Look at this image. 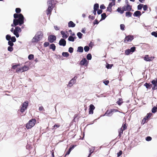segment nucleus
<instances>
[{"label":"nucleus","mask_w":157,"mask_h":157,"mask_svg":"<svg viewBox=\"0 0 157 157\" xmlns=\"http://www.w3.org/2000/svg\"><path fill=\"white\" fill-rule=\"evenodd\" d=\"M14 30L18 32H20L21 31V29L20 27L17 26Z\"/></svg>","instance_id":"37"},{"label":"nucleus","mask_w":157,"mask_h":157,"mask_svg":"<svg viewBox=\"0 0 157 157\" xmlns=\"http://www.w3.org/2000/svg\"><path fill=\"white\" fill-rule=\"evenodd\" d=\"M101 20H104L105 19L106 17V15L105 13H103L101 14Z\"/></svg>","instance_id":"39"},{"label":"nucleus","mask_w":157,"mask_h":157,"mask_svg":"<svg viewBox=\"0 0 157 157\" xmlns=\"http://www.w3.org/2000/svg\"><path fill=\"white\" fill-rule=\"evenodd\" d=\"M131 52L129 49L126 50L125 51V54L126 55H129Z\"/></svg>","instance_id":"40"},{"label":"nucleus","mask_w":157,"mask_h":157,"mask_svg":"<svg viewBox=\"0 0 157 157\" xmlns=\"http://www.w3.org/2000/svg\"><path fill=\"white\" fill-rule=\"evenodd\" d=\"M60 33L62 35V37L63 38L66 39L68 37V36L63 31H61Z\"/></svg>","instance_id":"23"},{"label":"nucleus","mask_w":157,"mask_h":157,"mask_svg":"<svg viewBox=\"0 0 157 157\" xmlns=\"http://www.w3.org/2000/svg\"><path fill=\"white\" fill-rule=\"evenodd\" d=\"M77 78V77L76 76H75L69 81L68 83V85L70 86H71L74 84L76 82Z\"/></svg>","instance_id":"11"},{"label":"nucleus","mask_w":157,"mask_h":157,"mask_svg":"<svg viewBox=\"0 0 157 157\" xmlns=\"http://www.w3.org/2000/svg\"><path fill=\"white\" fill-rule=\"evenodd\" d=\"M147 121H148V119L145 117L142 121L141 124H144L146 122H147Z\"/></svg>","instance_id":"33"},{"label":"nucleus","mask_w":157,"mask_h":157,"mask_svg":"<svg viewBox=\"0 0 157 157\" xmlns=\"http://www.w3.org/2000/svg\"><path fill=\"white\" fill-rule=\"evenodd\" d=\"M100 8L101 9H104L105 8V7L104 4H102L100 6Z\"/></svg>","instance_id":"64"},{"label":"nucleus","mask_w":157,"mask_h":157,"mask_svg":"<svg viewBox=\"0 0 157 157\" xmlns=\"http://www.w3.org/2000/svg\"><path fill=\"white\" fill-rule=\"evenodd\" d=\"M49 43L48 42H45L44 43V47H46L49 45Z\"/></svg>","instance_id":"57"},{"label":"nucleus","mask_w":157,"mask_h":157,"mask_svg":"<svg viewBox=\"0 0 157 157\" xmlns=\"http://www.w3.org/2000/svg\"><path fill=\"white\" fill-rule=\"evenodd\" d=\"M62 55L64 57H67L69 56V54L67 52H63Z\"/></svg>","instance_id":"30"},{"label":"nucleus","mask_w":157,"mask_h":157,"mask_svg":"<svg viewBox=\"0 0 157 157\" xmlns=\"http://www.w3.org/2000/svg\"><path fill=\"white\" fill-rule=\"evenodd\" d=\"M117 11L121 14H123L124 13L122 8L121 7H118L117 10Z\"/></svg>","instance_id":"26"},{"label":"nucleus","mask_w":157,"mask_h":157,"mask_svg":"<svg viewBox=\"0 0 157 157\" xmlns=\"http://www.w3.org/2000/svg\"><path fill=\"white\" fill-rule=\"evenodd\" d=\"M13 17L15 18L13 20V23L14 26L18 25H21L24 23V17L21 13L18 14L14 13Z\"/></svg>","instance_id":"1"},{"label":"nucleus","mask_w":157,"mask_h":157,"mask_svg":"<svg viewBox=\"0 0 157 157\" xmlns=\"http://www.w3.org/2000/svg\"><path fill=\"white\" fill-rule=\"evenodd\" d=\"M11 38V37L10 35H7L6 36V39L7 40L9 41L10 40Z\"/></svg>","instance_id":"49"},{"label":"nucleus","mask_w":157,"mask_h":157,"mask_svg":"<svg viewBox=\"0 0 157 157\" xmlns=\"http://www.w3.org/2000/svg\"><path fill=\"white\" fill-rule=\"evenodd\" d=\"M76 146L75 145H73L72 147H71L69 148V150L66 152L65 153V156H66V155H68L70 153L71 151V150L73 149Z\"/></svg>","instance_id":"17"},{"label":"nucleus","mask_w":157,"mask_h":157,"mask_svg":"<svg viewBox=\"0 0 157 157\" xmlns=\"http://www.w3.org/2000/svg\"><path fill=\"white\" fill-rule=\"evenodd\" d=\"M115 4V2H111L109 3V6L112 7L113 6H114Z\"/></svg>","instance_id":"51"},{"label":"nucleus","mask_w":157,"mask_h":157,"mask_svg":"<svg viewBox=\"0 0 157 157\" xmlns=\"http://www.w3.org/2000/svg\"><path fill=\"white\" fill-rule=\"evenodd\" d=\"M127 124L126 122H124L123 123L121 128H122L123 130L124 131L126 130L127 128Z\"/></svg>","instance_id":"25"},{"label":"nucleus","mask_w":157,"mask_h":157,"mask_svg":"<svg viewBox=\"0 0 157 157\" xmlns=\"http://www.w3.org/2000/svg\"><path fill=\"white\" fill-rule=\"evenodd\" d=\"M13 42L9 40L8 41V44L10 46H13Z\"/></svg>","instance_id":"55"},{"label":"nucleus","mask_w":157,"mask_h":157,"mask_svg":"<svg viewBox=\"0 0 157 157\" xmlns=\"http://www.w3.org/2000/svg\"><path fill=\"white\" fill-rule=\"evenodd\" d=\"M134 39V36L132 35H128L125 37L124 40V42L127 43L129 42H131Z\"/></svg>","instance_id":"4"},{"label":"nucleus","mask_w":157,"mask_h":157,"mask_svg":"<svg viewBox=\"0 0 157 157\" xmlns=\"http://www.w3.org/2000/svg\"><path fill=\"white\" fill-rule=\"evenodd\" d=\"M122 103V100L121 98L118 99V100L117 101V103L119 105H121Z\"/></svg>","instance_id":"32"},{"label":"nucleus","mask_w":157,"mask_h":157,"mask_svg":"<svg viewBox=\"0 0 157 157\" xmlns=\"http://www.w3.org/2000/svg\"><path fill=\"white\" fill-rule=\"evenodd\" d=\"M88 63V61L86 59L84 58L80 62L79 64L81 66L84 65L85 66H87Z\"/></svg>","instance_id":"9"},{"label":"nucleus","mask_w":157,"mask_h":157,"mask_svg":"<svg viewBox=\"0 0 157 157\" xmlns=\"http://www.w3.org/2000/svg\"><path fill=\"white\" fill-rule=\"evenodd\" d=\"M151 83L153 85V86L152 87V90H157V79L156 80H152L151 81Z\"/></svg>","instance_id":"8"},{"label":"nucleus","mask_w":157,"mask_h":157,"mask_svg":"<svg viewBox=\"0 0 157 157\" xmlns=\"http://www.w3.org/2000/svg\"><path fill=\"white\" fill-rule=\"evenodd\" d=\"M157 107L155 106H154L151 110V112L152 113H155L157 112Z\"/></svg>","instance_id":"35"},{"label":"nucleus","mask_w":157,"mask_h":157,"mask_svg":"<svg viewBox=\"0 0 157 157\" xmlns=\"http://www.w3.org/2000/svg\"><path fill=\"white\" fill-rule=\"evenodd\" d=\"M75 26V24L72 21H70L68 24V26L69 27H74Z\"/></svg>","instance_id":"20"},{"label":"nucleus","mask_w":157,"mask_h":157,"mask_svg":"<svg viewBox=\"0 0 157 157\" xmlns=\"http://www.w3.org/2000/svg\"><path fill=\"white\" fill-rule=\"evenodd\" d=\"M152 139V138L150 136H147L146 138V140L147 141H150Z\"/></svg>","instance_id":"60"},{"label":"nucleus","mask_w":157,"mask_h":157,"mask_svg":"<svg viewBox=\"0 0 157 157\" xmlns=\"http://www.w3.org/2000/svg\"><path fill=\"white\" fill-rule=\"evenodd\" d=\"M56 2L55 0H50L48 1V3L49 4V6H52L53 4H56Z\"/></svg>","instance_id":"21"},{"label":"nucleus","mask_w":157,"mask_h":157,"mask_svg":"<svg viewBox=\"0 0 157 157\" xmlns=\"http://www.w3.org/2000/svg\"><path fill=\"white\" fill-rule=\"evenodd\" d=\"M95 107L93 104H91L90 105L89 109V114H92L93 113V110L94 109Z\"/></svg>","instance_id":"12"},{"label":"nucleus","mask_w":157,"mask_h":157,"mask_svg":"<svg viewBox=\"0 0 157 157\" xmlns=\"http://www.w3.org/2000/svg\"><path fill=\"white\" fill-rule=\"evenodd\" d=\"M10 40H11V41L13 42H15L16 40L15 36H13L12 37H11Z\"/></svg>","instance_id":"56"},{"label":"nucleus","mask_w":157,"mask_h":157,"mask_svg":"<svg viewBox=\"0 0 157 157\" xmlns=\"http://www.w3.org/2000/svg\"><path fill=\"white\" fill-rule=\"evenodd\" d=\"M143 5L142 4H140L138 6L137 9L138 10H140L143 7Z\"/></svg>","instance_id":"43"},{"label":"nucleus","mask_w":157,"mask_h":157,"mask_svg":"<svg viewBox=\"0 0 157 157\" xmlns=\"http://www.w3.org/2000/svg\"><path fill=\"white\" fill-rule=\"evenodd\" d=\"M126 6V8L127 9L126 10H127V11H133V10H132V6H131L129 4H127V6Z\"/></svg>","instance_id":"22"},{"label":"nucleus","mask_w":157,"mask_h":157,"mask_svg":"<svg viewBox=\"0 0 157 157\" xmlns=\"http://www.w3.org/2000/svg\"><path fill=\"white\" fill-rule=\"evenodd\" d=\"M40 38L38 37L37 35H35V36L33 38L32 40V42H37L40 41Z\"/></svg>","instance_id":"16"},{"label":"nucleus","mask_w":157,"mask_h":157,"mask_svg":"<svg viewBox=\"0 0 157 157\" xmlns=\"http://www.w3.org/2000/svg\"><path fill=\"white\" fill-rule=\"evenodd\" d=\"M107 10L108 11L111 12L112 10V7L109 6L107 7Z\"/></svg>","instance_id":"62"},{"label":"nucleus","mask_w":157,"mask_h":157,"mask_svg":"<svg viewBox=\"0 0 157 157\" xmlns=\"http://www.w3.org/2000/svg\"><path fill=\"white\" fill-rule=\"evenodd\" d=\"M59 44L60 45L65 46L66 45V41L64 39L62 38L60 40Z\"/></svg>","instance_id":"13"},{"label":"nucleus","mask_w":157,"mask_h":157,"mask_svg":"<svg viewBox=\"0 0 157 157\" xmlns=\"http://www.w3.org/2000/svg\"><path fill=\"white\" fill-rule=\"evenodd\" d=\"M113 66V64H108L106 66V67L107 69H110L112 67V66Z\"/></svg>","instance_id":"59"},{"label":"nucleus","mask_w":157,"mask_h":157,"mask_svg":"<svg viewBox=\"0 0 157 157\" xmlns=\"http://www.w3.org/2000/svg\"><path fill=\"white\" fill-rule=\"evenodd\" d=\"M118 110L115 109H111L110 110H108L106 112L105 114L108 116H111L112 115V113L113 112H118Z\"/></svg>","instance_id":"6"},{"label":"nucleus","mask_w":157,"mask_h":157,"mask_svg":"<svg viewBox=\"0 0 157 157\" xmlns=\"http://www.w3.org/2000/svg\"><path fill=\"white\" fill-rule=\"evenodd\" d=\"M122 154V151H120L119 152L117 153V156L119 157L121 156Z\"/></svg>","instance_id":"61"},{"label":"nucleus","mask_w":157,"mask_h":157,"mask_svg":"<svg viewBox=\"0 0 157 157\" xmlns=\"http://www.w3.org/2000/svg\"><path fill=\"white\" fill-rule=\"evenodd\" d=\"M29 102L26 101L24 102L21 105V107L20 111L21 113H23L26 110L29 105Z\"/></svg>","instance_id":"3"},{"label":"nucleus","mask_w":157,"mask_h":157,"mask_svg":"<svg viewBox=\"0 0 157 157\" xmlns=\"http://www.w3.org/2000/svg\"><path fill=\"white\" fill-rule=\"evenodd\" d=\"M136 47H132L130 49L131 52H133L135 51L136 50Z\"/></svg>","instance_id":"48"},{"label":"nucleus","mask_w":157,"mask_h":157,"mask_svg":"<svg viewBox=\"0 0 157 157\" xmlns=\"http://www.w3.org/2000/svg\"><path fill=\"white\" fill-rule=\"evenodd\" d=\"M99 8V5L98 3L95 4L94 5V9L95 10H98Z\"/></svg>","instance_id":"34"},{"label":"nucleus","mask_w":157,"mask_h":157,"mask_svg":"<svg viewBox=\"0 0 157 157\" xmlns=\"http://www.w3.org/2000/svg\"><path fill=\"white\" fill-rule=\"evenodd\" d=\"M141 15V12L139 11H135L134 14L133 15L134 16L136 17H140Z\"/></svg>","instance_id":"19"},{"label":"nucleus","mask_w":157,"mask_h":157,"mask_svg":"<svg viewBox=\"0 0 157 157\" xmlns=\"http://www.w3.org/2000/svg\"><path fill=\"white\" fill-rule=\"evenodd\" d=\"M56 36L52 35L48 36V40L50 42L53 43L54 41L56 40Z\"/></svg>","instance_id":"10"},{"label":"nucleus","mask_w":157,"mask_h":157,"mask_svg":"<svg viewBox=\"0 0 157 157\" xmlns=\"http://www.w3.org/2000/svg\"><path fill=\"white\" fill-rule=\"evenodd\" d=\"M89 49H90V48L89 47L87 46H85L84 48V51L86 52H87L89 50Z\"/></svg>","instance_id":"42"},{"label":"nucleus","mask_w":157,"mask_h":157,"mask_svg":"<svg viewBox=\"0 0 157 157\" xmlns=\"http://www.w3.org/2000/svg\"><path fill=\"white\" fill-rule=\"evenodd\" d=\"M76 38V37H73L72 36H70L68 38V40L69 41H74L75 40V39Z\"/></svg>","instance_id":"29"},{"label":"nucleus","mask_w":157,"mask_h":157,"mask_svg":"<svg viewBox=\"0 0 157 157\" xmlns=\"http://www.w3.org/2000/svg\"><path fill=\"white\" fill-rule=\"evenodd\" d=\"M77 51L80 52H82L83 51V47L81 46L78 47V48Z\"/></svg>","instance_id":"31"},{"label":"nucleus","mask_w":157,"mask_h":157,"mask_svg":"<svg viewBox=\"0 0 157 157\" xmlns=\"http://www.w3.org/2000/svg\"><path fill=\"white\" fill-rule=\"evenodd\" d=\"M123 130L122 128H121L118 130V132L119 133L118 136L119 138H121V135L123 133Z\"/></svg>","instance_id":"18"},{"label":"nucleus","mask_w":157,"mask_h":157,"mask_svg":"<svg viewBox=\"0 0 157 157\" xmlns=\"http://www.w3.org/2000/svg\"><path fill=\"white\" fill-rule=\"evenodd\" d=\"M21 10L20 8H16L15 9V11L17 13H20L21 12Z\"/></svg>","instance_id":"45"},{"label":"nucleus","mask_w":157,"mask_h":157,"mask_svg":"<svg viewBox=\"0 0 157 157\" xmlns=\"http://www.w3.org/2000/svg\"><path fill=\"white\" fill-rule=\"evenodd\" d=\"M13 48L12 46H10L8 47V50L10 52L13 51Z\"/></svg>","instance_id":"41"},{"label":"nucleus","mask_w":157,"mask_h":157,"mask_svg":"<svg viewBox=\"0 0 157 157\" xmlns=\"http://www.w3.org/2000/svg\"><path fill=\"white\" fill-rule=\"evenodd\" d=\"M125 26L123 24H121L120 25V28L121 30H124Z\"/></svg>","instance_id":"52"},{"label":"nucleus","mask_w":157,"mask_h":157,"mask_svg":"<svg viewBox=\"0 0 157 157\" xmlns=\"http://www.w3.org/2000/svg\"><path fill=\"white\" fill-rule=\"evenodd\" d=\"M49 48L50 49H52L53 51H55L56 49V47L55 44H52L50 45Z\"/></svg>","instance_id":"27"},{"label":"nucleus","mask_w":157,"mask_h":157,"mask_svg":"<svg viewBox=\"0 0 157 157\" xmlns=\"http://www.w3.org/2000/svg\"><path fill=\"white\" fill-rule=\"evenodd\" d=\"M13 33L14 35H15L17 37H18L19 36V35L18 32L14 30Z\"/></svg>","instance_id":"47"},{"label":"nucleus","mask_w":157,"mask_h":157,"mask_svg":"<svg viewBox=\"0 0 157 157\" xmlns=\"http://www.w3.org/2000/svg\"><path fill=\"white\" fill-rule=\"evenodd\" d=\"M155 58L154 56L150 57L149 55H146L144 57V59L146 61H152Z\"/></svg>","instance_id":"7"},{"label":"nucleus","mask_w":157,"mask_h":157,"mask_svg":"<svg viewBox=\"0 0 157 157\" xmlns=\"http://www.w3.org/2000/svg\"><path fill=\"white\" fill-rule=\"evenodd\" d=\"M36 35H37V36L40 39H41L43 37V33L42 31H39L37 33Z\"/></svg>","instance_id":"15"},{"label":"nucleus","mask_w":157,"mask_h":157,"mask_svg":"<svg viewBox=\"0 0 157 157\" xmlns=\"http://www.w3.org/2000/svg\"><path fill=\"white\" fill-rule=\"evenodd\" d=\"M34 58V56L33 55L30 54L28 56V58L29 60H31Z\"/></svg>","instance_id":"50"},{"label":"nucleus","mask_w":157,"mask_h":157,"mask_svg":"<svg viewBox=\"0 0 157 157\" xmlns=\"http://www.w3.org/2000/svg\"><path fill=\"white\" fill-rule=\"evenodd\" d=\"M36 122V120L35 118H33L31 119L26 124L25 127L26 128L28 129L31 128L35 125Z\"/></svg>","instance_id":"2"},{"label":"nucleus","mask_w":157,"mask_h":157,"mask_svg":"<svg viewBox=\"0 0 157 157\" xmlns=\"http://www.w3.org/2000/svg\"><path fill=\"white\" fill-rule=\"evenodd\" d=\"M68 52L70 53H72L73 52V48L71 47L69 48L68 50Z\"/></svg>","instance_id":"58"},{"label":"nucleus","mask_w":157,"mask_h":157,"mask_svg":"<svg viewBox=\"0 0 157 157\" xmlns=\"http://www.w3.org/2000/svg\"><path fill=\"white\" fill-rule=\"evenodd\" d=\"M151 34L155 37H157V33L155 32H153L151 33Z\"/></svg>","instance_id":"54"},{"label":"nucleus","mask_w":157,"mask_h":157,"mask_svg":"<svg viewBox=\"0 0 157 157\" xmlns=\"http://www.w3.org/2000/svg\"><path fill=\"white\" fill-rule=\"evenodd\" d=\"M51 6H49L48 8L46 10V13L47 15H50L51 14L52 9V8Z\"/></svg>","instance_id":"14"},{"label":"nucleus","mask_w":157,"mask_h":157,"mask_svg":"<svg viewBox=\"0 0 157 157\" xmlns=\"http://www.w3.org/2000/svg\"><path fill=\"white\" fill-rule=\"evenodd\" d=\"M132 15V13L130 11L126 12L125 13V16L127 17H131Z\"/></svg>","instance_id":"28"},{"label":"nucleus","mask_w":157,"mask_h":157,"mask_svg":"<svg viewBox=\"0 0 157 157\" xmlns=\"http://www.w3.org/2000/svg\"><path fill=\"white\" fill-rule=\"evenodd\" d=\"M150 84V83H145L144 84V86H145L147 89H150L152 85V84Z\"/></svg>","instance_id":"24"},{"label":"nucleus","mask_w":157,"mask_h":157,"mask_svg":"<svg viewBox=\"0 0 157 157\" xmlns=\"http://www.w3.org/2000/svg\"><path fill=\"white\" fill-rule=\"evenodd\" d=\"M143 9L144 11L147 10L148 7L147 5H143Z\"/></svg>","instance_id":"63"},{"label":"nucleus","mask_w":157,"mask_h":157,"mask_svg":"<svg viewBox=\"0 0 157 157\" xmlns=\"http://www.w3.org/2000/svg\"><path fill=\"white\" fill-rule=\"evenodd\" d=\"M89 151L90 153H89V154L87 157H90V156H91V154L93 153V152H94V150L92 149L89 148Z\"/></svg>","instance_id":"36"},{"label":"nucleus","mask_w":157,"mask_h":157,"mask_svg":"<svg viewBox=\"0 0 157 157\" xmlns=\"http://www.w3.org/2000/svg\"><path fill=\"white\" fill-rule=\"evenodd\" d=\"M60 126V125L59 124H56L53 127V128L52 129H53L55 128H59Z\"/></svg>","instance_id":"53"},{"label":"nucleus","mask_w":157,"mask_h":157,"mask_svg":"<svg viewBox=\"0 0 157 157\" xmlns=\"http://www.w3.org/2000/svg\"><path fill=\"white\" fill-rule=\"evenodd\" d=\"M87 59L88 60H91L92 58V56L91 54H88L86 56Z\"/></svg>","instance_id":"38"},{"label":"nucleus","mask_w":157,"mask_h":157,"mask_svg":"<svg viewBox=\"0 0 157 157\" xmlns=\"http://www.w3.org/2000/svg\"><path fill=\"white\" fill-rule=\"evenodd\" d=\"M152 113H147V116L145 117L147 119L149 118L152 115Z\"/></svg>","instance_id":"44"},{"label":"nucleus","mask_w":157,"mask_h":157,"mask_svg":"<svg viewBox=\"0 0 157 157\" xmlns=\"http://www.w3.org/2000/svg\"><path fill=\"white\" fill-rule=\"evenodd\" d=\"M77 35L79 39H81L82 37V34L80 32H78L77 33Z\"/></svg>","instance_id":"46"},{"label":"nucleus","mask_w":157,"mask_h":157,"mask_svg":"<svg viewBox=\"0 0 157 157\" xmlns=\"http://www.w3.org/2000/svg\"><path fill=\"white\" fill-rule=\"evenodd\" d=\"M29 69V67L25 65L24 67L19 68H17L16 70L17 72H23L24 71H27Z\"/></svg>","instance_id":"5"}]
</instances>
